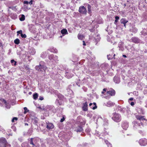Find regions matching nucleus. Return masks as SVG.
<instances>
[{"instance_id": "f257e3e1", "label": "nucleus", "mask_w": 147, "mask_h": 147, "mask_svg": "<svg viewBox=\"0 0 147 147\" xmlns=\"http://www.w3.org/2000/svg\"><path fill=\"white\" fill-rule=\"evenodd\" d=\"M35 69L38 71H42L45 70L46 68V66L44 61H41L39 63V65L36 66Z\"/></svg>"}, {"instance_id": "f03ea898", "label": "nucleus", "mask_w": 147, "mask_h": 147, "mask_svg": "<svg viewBox=\"0 0 147 147\" xmlns=\"http://www.w3.org/2000/svg\"><path fill=\"white\" fill-rule=\"evenodd\" d=\"M112 119L115 121L118 122L120 121L121 120V117L120 114L114 113H113V116Z\"/></svg>"}, {"instance_id": "7ed1b4c3", "label": "nucleus", "mask_w": 147, "mask_h": 147, "mask_svg": "<svg viewBox=\"0 0 147 147\" xmlns=\"http://www.w3.org/2000/svg\"><path fill=\"white\" fill-rule=\"evenodd\" d=\"M120 112L125 115H128L130 111L129 109L127 107L126 108H121L119 107L118 109Z\"/></svg>"}, {"instance_id": "20e7f679", "label": "nucleus", "mask_w": 147, "mask_h": 147, "mask_svg": "<svg viewBox=\"0 0 147 147\" xmlns=\"http://www.w3.org/2000/svg\"><path fill=\"white\" fill-rule=\"evenodd\" d=\"M29 39V43L34 44L36 45H37L38 44V38L37 37H34V38H30Z\"/></svg>"}, {"instance_id": "39448f33", "label": "nucleus", "mask_w": 147, "mask_h": 147, "mask_svg": "<svg viewBox=\"0 0 147 147\" xmlns=\"http://www.w3.org/2000/svg\"><path fill=\"white\" fill-rule=\"evenodd\" d=\"M36 139L35 138H31L29 140L28 142L30 144L32 145V147H36Z\"/></svg>"}, {"instance_id": "423d86ee", "label": "nucleus", "mask_w": 147, "mask_h": 147, "mask_svg": "<svg viewBox=\"0 0 147 147\" xmlns=\"http://www.w3.org/2000/svg\"><path fill=\"white\" fill-rule=\"evenodd\" d=\"M79 11L82 14H86L87 10L86 8L84 6H82L79 7Z\"/></svg>"}, {"instance_id": "0eeeda50", "label": "nucleus", "mask_w": 147, "mask_h": 147, "mask_svg": "<svg viewBox=\"0 0 147 147\" xmlns=\"http://www.w3.org/2000/svg\"><path fill=\"white\" fill-rule=\"evenodd\" d=\"M71 71L72 72L73 71L71 70L66 71L65 75V77L69 79L71 78L73 76L72 74L71 73Z\"/></svg>"}, {"instance_id": "6e6552de", "label": "nucleus", "mask_w": 147, "mask_h": 147, "mask_svg": "<svg viewBox=\"0 0 147 147\" xmlns=\"http://www.w3.org/2000/svg\"><path fill=\"white\" fill-rule=\"evenodd\" d=\"M139 143L141 146H145L147 144V140L146 138L141 139L139 140Z\"/></svg>"}, {"instance_id": "1a4fd4ad", "label": "nucleus", "mask_w": 147, "mask_h": 147, "mask_svg": "<svg viewBox=\"0 0 147 147\" xmlns=\"http://www.w3.org/2000/svg\"><path fill=\"white\" fill-rule=\"evenodd\" d=\"M141 20L142 22L147 21V11L142 13L141 16Z\"/></svg>"}, {"instance_id": "9d476101", "label": "nucleus", "mask_w": 147, "mask_h": 147, "mask_svg": "<svg viewBox=\"0 0 147 147\" xmlns=\"http://www.w3.org/2000/svg\"><path fill=\"white\" fill-rule=\"evenodd\" d=\"M121 127L123 129L126 130L129 127L128 123L127 121H123L121 124Z\"/></svg>"}, {"instance_id": "9b49d317", "label": "nucleus", "mask_w": 147, "mask_h": 147, "mask_svg": "<svg viewBox=\"0 0 147 147\" xmlns=\"http://www.w3.org/2000/svg\"><path fill=\"white\" fill-rule=\"evenodd\" d=\"M136 117L138 120H139L140 121H141V123L142 124V121H143L144 120H146V119L144 118V116H142L139 115H137L136 116Z\"/></svg>"}, {"instance_id": "f8f14e48", "label": "nucleus", "mask_w": 147, "mask_h": 147, "mask_svg": "<svg viewBox=\"0 0 147 147\" xmlns=\"http://www.w3.org/2000/svg\"><path fill=\"white\" fill-rule=\"evenodd\" d=\"M133 128L134 130L139 129L140 128V125L139 123H137L136 121H134L133 123Z\"/></svg>"}, {"instance_id": "ddd939ff", "label": "nucleus", "mask_w": 147, "mask_h": 147, "mask_svg": "<svg viewBox=\"0 0 147 147\" xmlns=\"http://www.w3.org/2000/svg\"><path fill=\"white\" fill-rule=\"evenodd\" d=\"M95 134V135H96V136L99 137L100 138H101V137H100V136L101 135L104 136H105L106 135V134H107V131H106L104 130L103 132L101 133L100 134H99V132H98V131H96Z\"/></svg>"}, {"instance_id": "4468645a", "label": "nucleus", "mask_w": 147, "mask_h": 147, "mask_svg": "<svg viewBox=\"0 0 147 147\" xmlns=\"http://www.w3.org/2000/svg\"><path fill=\"white\" fill-rule=\"evenodd\" d=\"M131 42L135 43H138L140 41V39L137 37H132L131 39Z\"/></svg>"}, {"instance_id": "2eb2a0df", "label": "nucleus", "mask_w": 147, "mask_h": 147, "mask_svg": "<svg viewBox=\"0 0 147 147\" xmlns=\"http://www.w3.org/2000/svg\"><path fill=\"white\" fill-rule=\"evenodd\" d=\"M107 94L111 96H114L115 94V90L113 89H111L108 91L107 92Z\"/></svg>"}, {"instance_id": "dca6fc26", "label": "nucleus", "mask_w": 147, "mask_h": 147, "mask_svg": "<svg viewBox=\"0 0 147 147\" xmlns=\"http://www.w3.org/2000/svg\"><path fill=\"white\" fill-rule=\"evenodd\" d=\"M48 52V50L47 51L42 52L40 55V57L43 58H46L47 56Z\"/></svg>"}, {"instance_id": "f3484780", "label": "nucleus", "mask_w": 147, "mask_h": 147, "mask_svg": "<svg viewBox=\"0 0 147 147\" xmlns=\"http://www.w3.org/2000/svg\"><path fill=\"white\" fill-rule=\"evenodd\" d=\"M46 127L49 130L53 129L54 127V125L52 123H47Z\"/></svg>"}, {"instance_id": "a211bd4d", "label": "nucleus", "mask_w": 147, "mask_h": 147, "mask_svg": "<svg viewBox=\"0 0 147 147\" xmlns=\"http://www.w3.org/2000/svg\"><path fill=\"white\" fill-rule=\"evenodd\" d=\"M63 102L61 100H59L58 99H56V100L55 103L58 106L62 105L63 104Z\"/></svg>"}, {"instance_id": "6ab92c4d", "label": "nucleus", "mask_w": 147, "mask_h": 147, "mask_svg": "<svg viewBox=\"0 0 147 147\" xmlns=\"http://www.w3.org/2000/svg\"><path fill=\"white\" fill-rule=\"evenodd\" d=\"M0 143L3 144L4 146H5L7 144V142L5 138H2L0 139Z\"/></svg>"}, {"instance_id": "aec40b11", "label": "nucleus", "mask_w": 147, "mask_h": 147, "mask_svg": "<svg viewBox=\"0 0 147 147\" xmlns=\"http://www.w3.org/2000/svg\"><path fill=\"white\" fill-rule=\"evenodd\" d=\"M89 107H90L93 110L95 109L97 107L95 102H94L93 103H90L89 104Z\"/></svg>"}, {"instance_id": "412c9836", "label": "nucleus", "mask_w": 147, "mask_h": 147, "mask_svg": "<svg viewBox=\"0 0 147 147\" xmlns=\"http://www.w3.org/2000/svg\"><path fill=\"white\" fill-rule=\"evenodd\" d=\"M83 130L82 127L78 126L76 127L75 131L77 132H82Z\"/></svg>"}, {"instance_id": "4be33fe9", "label": "nucleus", "mask_w": 147, "mask_h": 147, "mask_svg": "<svg viewBox=\"0 0 147 147\" xmlns=\"http://www.w3.org/2000/svg\"><path fill=\"white\" fill-rule=\"evenodd\" d=\"M118 47L119 50L123 51L124 49L123 44L122 42H119V44Z\"/></svg>"}, {"instance_id": "5701e85b", "label": "nucleus", "mask_w": 147, "mask_h": 147, "mask_svg": "<svg viewBox=\"0 0 147 147\" xmlns=\"http://www.w3.org/2000/svg\"><path fill=\"white\" fill-rule=\"evenodd\" d=\"M105 104V106H106L109 107H111L112 106H113L114 105V103L112 102L111 101H109L108 102H107L106 104Z\"/></svg>"}, {"instance_id": "b1692460", "label": "nucleus", "mask_w": 147, "mask_h": 147, "mask_svg": "<svg viewBox=\"0 0 147 147\" xmlns=\"http://www.w3.org/2000/svg\"><path fill=\"white\" fill-rule=\"evenodd\" d=\"M29 52L31 55H33L35 53V51L34 48L31 47L29 49Z\"/></svg>"}, {"instance_id": "393cba45", "label": "nucleus", "mask_w": 147, "mask_h": 147, "mask_svg": "<svg viewBox=\"0 0 147 147\" xmlns=\"http://www.w3.org/2000/svg\"><path fill=\"white\" fill-rule=\"evenodd\" d=\"M144 0H140L139 3V6L144 7L145 6L144 3H146V2H144Z\"/></svg>"}, {"instance_id": "a878e982", "label": "nucleus", "mask_w": 147, "mask_h": 147, "mask_svg": "<svg viewBox=\"0 0 147 147\" xmlns=\"http://www.w3.org/2000/svg\"><path fill=\"white\" fill-rule=\"evenodd\" d=\"M130 30L131 32L136 33L138 31V30L134 26H132V28L130 29Z\"/></svg>"}, {"instance_id": "bb28decb", "label": "nucleus", "mask_w": 147, "mask_h": 147, "mask_svg": "<svg viewBox=\"0 0 147 147\" xmlns=\"http://www.w3.org/2000/svg\"><path fill=\"white\" fill-rule=\"evenodd\" d=\"M82 109L84 111H87L88 110V105L87 102H86L84 103Z\"/></svg>"}, {"instance_id": "cd10ccee", "label": "nucleus", "mask_w": 147, "mask_h": 147, "mask_svg": "<svg viewBox=\"0 0 147 147\" xmlns=\"http://www.w3.org/2000/svg\"><path fill=\"white\" fill-rule=\"evenodd\" d=\"M32 121L33 123L36 125H37V123L38 121V119L36 117L34 118L33 119H32Z\"/></svg>"}, {"instance_id": "c85d7f7f", "label": "nucleus", "mask_w": 147, "mask_h": 147, "mask_svg": "<svg viewBox=\"0 0 147 147\" xmlns=\"http://www.w3.org/2000/svg\"><path fill=\"white\" fill-rule=\"evenodd\" d=\"M30 113V117L31 119H33L34 118L36 117L35 115V114L33 112H29V111L28 110V113Z\"/></svg>"}, {"instance_id": "c756f323", "label": "nucleus", "mask_w": 147, "mask_h": 147, "mask_svg": "<svg viewBox=\"0 0 147 147\" xmlns=\"http://www.w3.org/2000/svg\"><path fill=\"white\" fill-rule=\"evenodd\" d=\"M61 33L62 34V36H63L65 34H67L68 32L67 30L65 29H63L61 31Z\"/></svg>"}, {"instance_id": "7c9ffc66", "label": "nucleus", "mask_w": 147, "mask_h": 147, "mask_svg": "<svg viewBox=\"0 0 147 147\" xmlns=\"http://www.w3.org/2000/svg\"><path fill=\"white\" fill-rule=\"evenodd\" d=\"M94 40H95L94 41L95 42H97L100 41V38L99 34H97V35L94 36Z\"/></svg>"}, {"instance_id": "2f4dec72", "label": "nucleus", "mask_w": 147, "mask_h": 147, "mask_svg": "<svg viewBox=\"0 0 147 147\" xmlns=\"http://www.w3.org/2000/svg\"><path fill=\"white\" fill-rule=\"evenodd\" d=\"M47 50L48 52L49 51H50L53 53H56L57 52V50L54 47H52L51 48Z\"/></svg>"}, {"instance_id": "473e14b6", "label": "nucleus", "mask_w": 147, "mask_h": 147, "mask_svg": "<svg viewBox=\"0 0 147 147\" xmlns=\"http://www.w3.org/2000/svg\"><path fill=\"white\" fill-rule=\"evenodd\" d=\"M52 109L53 108L49 106L47 108L46 110L48 113L51 114L53 111Z\"/></svg>"}, {"instance_id": "72a5a7b5", "label": "nucleus", "mask_w": 147, "mask_h": 147, "mask_svg": "<svg viewBox=\"0 0 147 147\" xmlns=\"http://www.w3.org/2000/svg\"><path fill=\"white\" fill-rule=\"evenodd\" d=\"M120 21V23L122 24H126L128 22V21L126 19L123 18L121 19Z\"/></svg>"}, {"instance_id": "f704fd0d", "label": "nucleus", "mask_w": 147, "mask_h": 147, "mask_svg": "<svg viewBox=\"0 0 147 147\" xmlns=\"http://www.w3.org/2000/svg\"><path fill=\"white\" fill-rule=\"evenodd\" d=\"M114 80L116 83H119L120 82L119 78L117 77H115L114 78Z\"/></svg>"}, {"instance_id": "c9c22d12", "label": "nucleus", "mask_w": 147, "mask_h": 147, "mask_svg": "<svg viewBox=\"0 0 147 147\" xmlns=\"http://www.w3.org/2000/svg\"><path fill=\"white\" fill-rule=\"evenodd\" d=\"M11 18L13 19H15L17 18V15L16 13H11Z\"/></svg>"}, {"instance_id": "e433bc0d", "label": "nucleus", "mask_w": 147, "mask_h": 147, "mask_svg": "<svg viewBox=\"0 0 147 147\" xmlns=\"http://www.w3.org/2000/svg\"><path fill=\"white\" fill-rule=\"evenodd\" d=\"M115 54H114L113 56L111 55H110V54H109V55H108L107 56V58H108V59L109 60H111L112 59H113V58L115 59V58L114 57H115Z\"/></svg>"}, {"instance_id": "4c0bfd02", "label": "nucleus", "mask_w": 147, "mask_h": 147, "mask_svg": "<svg viewBox=\"0 0 147 147\" xmlns=\"http://www.w3.org/2000/svg\"><path fill=\"white\" fill-rule=\"evenodd\" d=\"M58 98L59 99V100H63L64 98V96L60 94H59L57 95Z\"/></svg>"}, {"instance_id": "58836bf2", "label": "nucleus", "mask_w": 147, "mask_h": 147, "mask_svg": "<svg viewBox=\"0 0 147 147\" xmlns=\"http://www.w3.org/2000/svg\"><path fill=\"white\" fill-rule=\"evenodd\" d=\"M115 20L114 22V24L116 25H117V22H118V20L119 19V18L118 16H116L115 17Z\"/></svg>"}, {"instance_id": "ea45409f", "label": "nucleus", "mask_w": 147, "mask_h": 147, "mask_svg": "<svg viewBox=\"0 0 147 147\" xmlns=\"http://www.w3.org/2000/svg\"><path fill=\"white\" fill-rule=\"evenodd\" d=\"M105 142L108 147H112V145L106 140H104Z\"/></svg>"}, {"instance_id": "a19ab883", "label": "nucleus", "mask_w": 147, "mask_h": 147, "mask_svg": "<svg viewBox=\"0 0 147 147\" xmlns=\"http://www.w3.org/2000/svg\"><path fill=\"white\" fill-rule=\"evenodd\" d=\"M14 42L15 44L18 45L20 43V40L18 38H16L14 40Z\"/></svg>"}, {"instance_id": "79ce46f5", "label": "nucleus", "mask_w": 147, "mask_h": 147, "mask_svg": "<svg viewBox=\"0 0 147 147\" xmlns=\"http://www.w3.org/2000/svg\"><path fill=\"white\" fill-rule=\"evenodd\" d=\"M138 112L140 113L144 114V112L142 109L141 108H138Z\"/></svg>"}, {"instance_id": "37998d69", "label": "nucleus", "mask_w": 147, "mask_h": 147, "mask_svg": "<svg viewBox=\"0 0 147 147\" xmlns=\"http://www.w3.org/2000/svg\"><path fill=\"white\" fill-rule=\"evenodd\" d=\"M34 104L36 106V107L37 108H38L39 109H41V110H44V108H42L40 105H39V104H37L36 103H34Z\"/></svg>"}, {"instance_id": "c03bdc74", "label": "nucleus", "mask_w": 147, "mask_h": 147, "mask_svg": "<svg viewBox=\"0 0 147 147\" xmlns=\"http://www.w3.org/2000/svg\"><path fill=\"white\" fill-rule=\"evenodd\" d=\"M67 91L68 92V94H71L73 93V92L72 90L69 88H67Z\"/></svg>"}, {"instance_id": "a18cd8bd", "label": "nucleus", "mask_w": 147, "mask_h": 147, "mask_svg": "<svg viewBox=\"0 0 147 147\" xmlns=\"http://www.w3.org/2000/svg\"><path fill=\"white\" fill-rule=\"evenodd\" d=\"M11 62L12 65L15 66L16 65V62L14 61V59L11 60Z\"/></svg>"}, {"instance_id": "49530a36", "label": "nucleus", "mask_w": 147, "mask_h": 147, "mask_svg": "<svg viewBox=\"0 0 147 147\" xmlns=\"http://www.w3.org/2000/svg\"><path fill=\"white\" fill-rule=\"evenodd\" d=\"M78 38L79 39L82 40L84 38L83 36L81 34H78Z\"/></svg>"}, {"instance_id": "de8ad7c7", "label": "nucleus", "mask_w": 147, "mask_h": 147, "mask_svg": "<svg viewBox=\"0 0 147 147\" xmlns=\"http://www.w3.org/2000/svg\"><path fill=\"white\" fill-rule=\"evenodd\" d=\"M25 20V16L24 15H22L21 17L20 18V20L21 21H23Z\"/></svg>"}, {"instance_id": "09e8293b", "label": "nucleus", "mask_w": 147, "mask_h": 147, "mask_svg": "<svg viewBox=\"0 0 147 147\" xmlns=\"http://www.w3.org/2000/svg\"><path fill=\"white\" fill-rule=\"evenodd\" d=\"M38 96V95L37 93H36L33 95V97L34 99H36Z\"/></svg>"}, {"instance_id": "8fccbe9b", "label": "nucleus", "mask_w": 147, "mask_h": 147, "mask_svg": "<svg viewBox=\"0 0 147 147\" xmlns=\"http://www.w3.org/2000/svg\"><path fill=\"white\" fill-rule=\"evenodd\" d=\"M53 55H51L49 56V58L51 61H53Z\"/></svg>"}, {"instance_id": "3c124183", "label": "nucleus", "mask_w": 147, "mask_h": 147, "mask_svg": "<svg viewBox=\"0 0 147 147\" xmlns=\"http://www.w3.org/2000/svg\"><path fill=\"white\" fill-rule=\"evenodd\" d=\"M22 147H28V143L24 142L22 144Z\"/></svg>"}, {"instance_id": "603ef678", "label": "nucleus", "mask_w": 147, "mask_h": 147, "mask_svg": "<svg viewBox=\"0 0 147 147\" xmlns=\"http://www.w3.org/2000/svg\"><path fill=\"white\" fill-rule=\"evenodd\" d=\"M56 74H55L53 72H52L51 75V77L53 79L55 78L56 76Z\"/></svg>"}, {"instance_id": "864d4df0", "label": "nucleus", "mask_w": 147, "mask_h": 147, "mask_svg": "<svg viewBox=\"0 0 147 147\" xmlns=\"http://www.w3.org/2000/svg\"><path fill=\"white\" fill-rule=\"evenodd\" d=\"M87 8H88V12L89 13L91 11V6L90 5H89V4L88 5Z\"/></svg>"}, {"instance_id": "5fc2aeb1", "label": "nucleus", "mask_w": 147, "mask_h": 147, "mask_svg": "<svg viewBox=\"0 0 147 147\" xmlns=\"http://www.w3.org/2000/svg\"><path fill=\"white\" fill-rule=\"evenodd\" d=\"M53 60L55 61H58V57L57 56H56V55H53Z\"/></svg>"}, {"instance_id": "6e6d98bb", "label": "nucleus", "mask_w": 147, "mask_h": 147, "mask_svg": "<svg viewBox=\"0 0 147 147\" xmlns=\"http://www.w3.org/2000/svg\"><path fill=\"white\" fill-rule=\"evenodd\" d=\"M17 35H18L19 34H20L21 36V34H22V31L21 30H20L19 31H18L17 32Z\"/></svg>"}, {"instance_id": "4d7b16f0", "label": "nucleus", "mask_w": 147, "mask_h": 147, "mask_svg": "<svg viewBox=\"0 0 147 147\" xmlns=\"http://www.w3.org/2000/svg\"><path fill=\"white\" fill-rule=\"evenodd\" d=\"M24 114H26L27 112H28V109H27V107H25L24 108Z\"/></svg>"}, {"instance_id": "13d9d810", "label": "nucleus", "mask_w": 147, "mask_h": 147, "mask_svg": "<svg viewBox=\"0 0 147 147\" xmlns=\"http://www.w3.org/2000/svg\"><path fill=\"white\" fill-rule=\"evenodd\" d=\"M9 8L13 10H15L16 9V6L10 7H9Z\"/></svg>"}, {"instance_id": "bf43d9fd", "label": "nucleus", "mask_w": 147, "mask_h": 147, "mask_svg": "<svg viewBox=\"0 0 147 147\" xmlns=\"http://www.w3.org/2000/svg\"><path fill=\"white\" fill-rule=\"evenodd\" d=\"M18 120V118L16 117H14L12 119V122H14V120Z\"/></svg>"}, {"instance_id": "052dcab7", "label": "nucleus", "mask_w": 147, "mask_h": 147, "mask_svg": "<svg viewBox=\"0 0 147 147\" xmlns=\"http://www.w3.org/2000/svg\"><path fill=\"white\" fill-rule=\"evenodd\" d=\"M85 131L87 133L89 134L90 131V129L89 128H87L85 130Z\"/></svg>"}, {"instance_id": "680f3d73", "label": "nucleus", "mask_w": 147, "mask_h": 147, "mask_svg": "<svg viewBox=\"0 0 147 147\" xmlns=\"http://www.w3.org/2000/svg\"><path fill=\"white\" fill-rule=\"evenodd\" d=\"M11 128L14 131H16V127L14 126H13L11 127Z\"/></svg>"}, {"instance_id": "e2e57ef3", "label": "nucleus", "mask_w": 147, "mask_h": 147, "mask_svg": "<svg viewBox=\"0 0 147 147\" xmlns=\"http://www.w3.org/2000/svg\"><path fill=\"white\" fill-rule=\"evenodd\" d=\"M21 36L22 38H26L27 37L26 35L25 34H21Z\"/></svg>"}, {"instance_id": "0e129e2a", "label": "nucleus", "mask_w": 147, "mask_h": 147, "mask_svg": "<svg viewBox=\"0 0 147 147\" xmlns=\"http://www.w3.org/2000/svg\"><path fill=\"white\" fill-rule=\"evenodd\" d=\"M28 134V132L26 131H24L23 132V136H26Z\"/></svg>"}, {"instance_id": "69168bd1", "label": "nucleus", "mask_w": 147, "mask_h": 147, "mask_svg": "<svg viewBox=\"0 0 147 147\" xmlns=\"http://www.w3.org/2000/svg\"><path fill=\"white\" fill-rule=\"evenodd\" d=\"M1 101L5 104V105H7V102L5 99H2L1 100Z\"/></svg>"}, {"instance_id": "338daca9", "label": "nucleus", "mask_w": 147, "mask_h": 147, "mask_svg": "<svg viewBox=\"0 0 147 147\" xmlns=\"http://www.w3.org/2000/svg\"><path fill=\"white\" fill-rule=\"evenodd\" d=\"M65 119V118H64V117H63V118L61 119L60 121L61 122H62L64 121Z\"/></svg>"}, {"instance_id": "774afa93", "label": "nucleus", "mask_w": 147, "mask_h": 147, "mask_svg": "<svg viewBox=\"0 0 147 147\" xmlns=\"http://www.w3.org/2000/svg\"><path fill=\"white\" fill-rule=\"evenodd\" d=\"M33 2H34L32 0H31V1L30 2H28V4L29 3L30 5H32V3Z\"/></svg>"}]
</instances>
